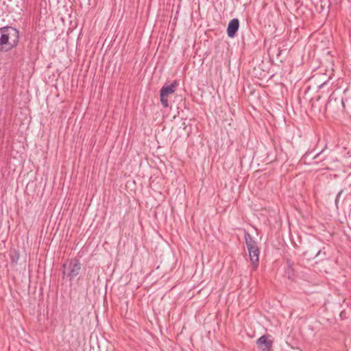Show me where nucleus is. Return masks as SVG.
<instances>
[{
	"label": "nucleus",
	"mask_w": 351,
	"mask_h": 351,
	"mask_svg": "<svg viewBox=\"0 0 351 351\" xmlns=\"http://www.w3.org/2000/svg\"><path fill=\"white\" fill-rule=\"evenodd\" d=\"M244 238L253 270H256L259 265V248L256 241L248 232H245Z\"/></svg>",
	"instance_id": "7ed1b4c3"
},
{
	"label": "nucleus",
	"mask_w": 351,
	"mask_h": 351,
	"mask_svg": "<svg viewBox=\"0 0 351 351\" xmlns=\"http://www.w3.org/2000/svg\"><path fill=\"white\" fill-rule=\"evenodd\" d=\"M340 107L342 108V110H344L345 108L343 98L339 99L334 97L332 95H330L326 104V110L330 112H335L336 110H339Z\"/></svg>",
	"instance_id": "39448f33"
},
{
	"label": "nucleus",
	"mask_w": 351,
	"mask_h": 351,
	"mask_svg": "<svg viewBox=\"0 0 351 351\" xmlns=\"http://www.w3.org/2000/svg\"><path fill=\"white\" fill-rule=\"evenodd\" d=\"M343 193V190H341V191H339V193L337 194V197H336V199H335V203L337 204V202L339 201V198L340 197L341 195Z\"/></svg>",
	"instance_id": "1a4fd4ad"
},
{
	"label": "nucleus",
	"mask_w": 351,
	"mask_h": 351,
	"mask_svg": "<svg viewBox=\"0 0 351 351\" xmlns=\"http://www.w3.org/2000/svg\"><path fill=\"white\" fill-rule=\"evenodd\" d=\"M230 22H234V23H236V22H239V19H233L232 20L230 21Z\"/></svg>",
	"instance_id": "9d476101"
},
{
	"label": "nucleus",
	"mask_w": 351,
	"mask_h": 351,
	"mask_svg": "<svg viewBox=\"0 0 351 351\" xmlns=\"http://www.w3.org/2000/svg\"><path fill=\"white\" fill-rule=\"evenodd\" d=\"M320 254H321V250H319L317 252V253H316V254H315V256H318Z\"/></svg>",
	"instance_id": "9b49d317"
},
{
	"label": "nucleus",
	"mask_w": 351,
	"mask_h": 351,
	"mask_svg": "<svg viewBox=\"0 0 351 351\" xmlns=\"http://www.w3.org/2000/svg\"><path fill=\"white\" fill-rule=\"evenodd\" d=\"M239 23H228L227 28V34L230 38H234L237 32Z\"/></svg>",
	"instance_id": "0eeeda50"
},
{
	"label": "nucleus",
	"mask_w": 351,
	"mask_h": 351,
	"mask_svg": "<svg viewBox=\"0 0 351 351\" xmlns=\"http://www.w3.org/2000/svg\"><path fill=\"white\" fill-rule=\"evenodd\" d=\"M19 32L12 27H4L0 29V50L8 51L19 43Z\"/></svg>",
	"instance_id": "f257e3e1"
},
{
	"label": "nucleus",
	"mask_w": 351,
	"mask_h": 351,
	"mask_svg": "<svg viewBox=\"0 0 351 351\" xmlns=\"http://www.w3.org/2000/svg\"><path fill=\"white\" fill-rule=\"evenodd\" d=\"M82 264L77 258L67 259L62 265V278H69L71 282L80 273Z\"/></svg>",
	"instance_id": "f03ea898"
},
{
	"label": "nucleus",
	"mask_w": 351,
	"mask_h": 351,
	"mask_svg": "<svg viewBox=\"0 0 351 351\" xmlns=\"http://www.w3.org/2000/svg\"><path fill=\"white\" fill-rule=\"evenodd\" d=\"M319 155V154H316V156L314 158H316Z\"/></svg>",
	"instance_id": "f8f14e48"
},
{
	"label": "nucleus",
	"mask_w": 351,
	"mask_h": 351,
	"mask_svg": "<svg viewBox=\"0 0 351 351\" xmlns=\"http://www.w3.org/2000/svg\"><path fill=\"white\" fill-rule=\"evenodd\" d=\"M19 258V253L14 252L13 254H10V261L12 264H16Z\"/></svg>",
	"instance_id": "6e6552de"
},
{
	"label": "nucleus",
	"mask_w": 351,
	"mask_h": 351,
	"mask_svg": "<svg viewBox=\"0 0 351 351\" xmlns=\"http://www.w3.org/2000/svg\"><path fill=\"white\" fill-rule=\"evenodd\" d=\"M256 344L260 351H272L273 341L271 335H263L256 340Z\"/></svg>",
	"instance_id": "423d86ee"
},
{
	"label": "nucleus",
	"mask_w": 351,
	"mask_h": 351,
	"mask_svg": "<svg viewBox=\"0 0 351 351\" xmlns=\"http://www.w3.org/2000/svg\"><path fill=\"white\" fill-rule=\"evenodd\" d=\"M178 86V82L174 81L169 85H165L162 87L160 91V99L162 106L164 108H167L169 106V101L167 97L169 95L173 94Z\"/></svg>",
	"instance_id": "20e7f679"
}]
</instances>
